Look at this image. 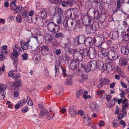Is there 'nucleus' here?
I'll list each match as a JSON object with an SVG mask.
<instances>
[{
    "mask_svg": "<svg viewBox=\"0 0 129 129\" xmlns=\"http://www.w3.org/2000/svg\"><path fill=\"white\" fill-rule=\"evenodd\" d=\"M79 52L81 55L78 56L77 58V59L79 61H80L82 60V55L84 56L89 55V49L88 50L86 48L81 49L79 51Z\"/></svg>",
    "mask_w": 129,
    "mask_h": 129,
    "instance_id": "nucleus-10",
    "label": "nucleus"
},
{
    "mask_svg": "<svg viewBox=\"0 0 129 129\" xmlns=\"http://www.w3.org/2000/svg\"><path fill=\"white\" fill-rule=\"evenodd\" d=\"M97 51L93 47H90L89 49V56L91 59H93L96 57L95 54Z\"/></svg>",
    "mask_w": 129,
    "mask_h": 129,
    "instance_id": "nucleus-13",
    "label": "nucleus"
},
{
    "mask_svg": "<svg viewBox=\"0 0 129 129\" xmlns=\"http://www.w3.org/2000/svg\"><path fill=\"white\" fill-rule=\"evenodd\" d=\"M117 45L116 44H114L112 47V50H111L114 51L117 49Z\"/></svg>",
    "mask_w": 129,
    "mask_h": 129,
    "instance_id": "nucleus-60",
    "label": "nucleus"
},
{
    "mask_svg": "<svg viewBox=\"0 0 129 129\" xmlns=\"http://www.w3.org/2000/svg\"><path fill=\"white\" fill-rule=\"evenodd\" d=\"M119 110V109L118 106H116L115 110V114H118Z\"/></svg>",
    "mask_w": 129,
    "mask_h": 129,
    "instance_id": "nucleus-57",
    "label": "nucleus"
},
{
    "mask_svg": "<svg viewBox=\"0 0 129 129\" xmlns=\"http://www.w3.org/2000/svg\"><path fill=\"white\" fill-rule=\"evenodd\" d=\"M89 106L91 109L93 111L96 110L99 108L98 105L94 102H91L90 103Z\"/></svg>",
    "mask_w": 129,
    "mask_h": 129,
    "instance_id": "nucleus-19",
    "label": "nucleus"
},
{
    "mask_svg": "<svg viewBox=\"0 0 129 129\" xmlns=\"http://www.w3.org/2000/svg\"><path fill=\"white\" fill-rule=\"evenodd\" d=\"M81 18L83 24L85 26H87L90 25L91 20V18L87 16L82 15L81 16Z\"/></svg>",
    "mask_w": 129,
    "mask_h": 129,
    "instance_id": "nucleus-11",
    "label": "nucleus"
},
{
    "mask_svg": "<svg viewBox=\"0 0 129 129\" xmlns=\"http://www.w3.org/2000/svg\"><path fill=\"white\" fill-rule=\"evenodd\" d=\"M120 124L123 126L124 127H125V126L126 123L123 120H121L120 121Z\"/></svg>",
    "mask_w": 129,
    "mask_h": 129,
    "instance_id": "nucleus-63",
    "label": "nucleus"
},
{
    "mask_svg": "<svg viewBox=\"0 0 129 129\" xmlns=\"http://www.w3.org/2000/svg\"><path fill=\"white\" fill-rule=\"evenodd\" d=\"M21 57L22 60H25L27 59L28 55L27 53H25L22 55Z\"/></svg>",
    "mask_w": 129,
    "mask_h": 129,
    "instance_id": "nucleus-35",
    "label": "nucleus"
},
{
    "mask_svg": "<svg viewBox=\"0 0 129 129\" xmlns=\"http://www.w3.org/2000/svg\"><path fill=\"white\" fill-rule=\"evenodd\" d=\"M81 77L83 79H87L88 78V76L87 75H82Z\"/></svg>",
    "mask_w": 129,
    "mask_h": 129,
    "instance_id": "nucleus-62",
    "label": "nucleus"
},
{
    "mask_svg": "<svg viewBox=\"0 0 129 129\" xmlns=\"http://www.w3.org/2000/svg\"><path fill=\"white\" fill-rule=\"evenodd\" d=\"M68 111L72 117H74L76 114V112L74 107L71 106L69 107Z\"/></svg>",
    "mask_w": 129,
    "mask_h": 129,
    "instance_id": "nucleus-16",
    "label": "nucleus"
},
{
    "mask_svg": "<svg viewBox=\"0 0 129 129\" xmlns=\"http://www.w3.org/2000/svg\"><path fill=\"white\" fill-rule=\"evenodd\" d=\"M85 37L84 35H79L77 37L74 39L75 43L77 45L82 44L84 42L85 43Z\"/></svg>",
    "mask_w": 129,
    "mask_h": 129,
    "instance_id": "nucleus-6",
    "label": "nucleus"
},
{
    "mask_svg": "<svg viewBox=\"0 0 129 129\" xmlns=\"http://www.w3.org/2000/svg\"><path fill=\"white\" fill-rule=\"evenodd\" d=\"M121 52L122 54L127 55L129 52V50L127 48L125 47L122 46V47Z\"/></svg>",
    "mask_w": 129,
    "mask_h": 129,
    "instance_id": "nucleus-26",
    "label": "nucleus"
},
{
    "mask_svg": "<svg viewBox=\"0 0 129 129\" xmlns=\"http://www.w3.org/2000/svg\"><path fill=\"white\" fill-rule=\"evenodd\" d=\"M45 38L46 42L49 44L50 43L52 39V35L50 34H46L45 36Z\"/></svg>",
    "mask_w": 129,
    "mask_h": 129,
    "instance_id": "nucleus-20",
    "label": "nucleus"
},
{
    "mask_svg": "<svg viewBox=\"0 0 129 129\" xmlns=\"http://www.w3.org/2000/svg\"><path fill=\"white\" fill-rule=\"evenodd\" d=\"M15 17L13 16H9L7 19L10 22L14 20Z\"/></svg>",
    "mask_w": 129,
    "mask_h": 129,
    "instance_id": "nucleus-48",
    "label": "nucleus"
},
{
    "mask_svg": "<svg viewBox=\"0 0 129 129\" xmlns=\"http://www.w3.org/2000/svg\"><path fill=\"white\" fill-rule=\"evenodd\" d=\"M28 110V107L27 106H26L23 107L21 110V111L23 113H25L27 112Z\"/></svg>",
    "mask_w": 129,
    "mask_h": 129,
    "instance_id": "nucleus-37",
    "label": "nucleus"
},
{
    "mask_svg": "<svg viewBox=\"0 0 129 129\" xmlns=\"http://www.w3.org/2000/svg\"><path fill=\"white\" fill-rule=\"evenodd\" d=\"M13 54L14 56L17 57L18 56V52L14 48H13Z\"/></svg>",
    "mask_w": 129,
    "mask_h": 129,
    "instance_id": "nucleus-40",
    "label": "nucleus"
},
{
    "mask_svg": "<svg viewBox=\"0 0 129 129\" xmlns=\"http://www.w3.org/2000/svg\"><path fill=\"white\" fill-rule=\"evenodd\" d=\"M108 55V58L112 60H116L118 57L117 52L114 51H110Z\"/></svg>",
    "mask_w": 129,
    "mask_h": 129,
    "instance_id": "nucleus-9",
    "label": "nucleus"
},
{
    "mask_svg": "<svg viewBox=\"0 0 129 129\" xmlns=\"http://www.w3.org/2000/svg\"><path fill=\"white\" fill-rule=\"evenodd\" d=\"M107 68L108 67H109L110 68H111V69L113 70V69L114 67V66H113V65L111 63H110L108 64L107 65Z\"/></svg>",
    "mask_w": 129,
    "mask_h": 129,
    "instance_id": "nucleus-61",
    "label": "nucleus"
},
{
    "mask_svg": "<svg viewBox=\"0 0 129 129\" xmlns=\"http://www.w3.org/2000/svg\"><path fill=\"white\" fill-rule=\"evenodd\" d=\"M41 50L42 51L47 50L48 51L49 50V48L48 46H43L41 48Z\"/></svg>",
    "mask_w": 129,
    "mask_h": 129,
    "instance_id": "nucleus-42",
    "label": "nucleus"
},
{
    "mask_svg": "<svg viewBox=\"0 0 129 129\" xmlns=\"http://www.w3.org/2000/svg\"><path fill=\"white\" fill-rule=\"evenodd\" d=\"M97 68L101 69L102 72H104L107 69V64L106 63L104 64L102 62L98 60L96 61Z\"/></svg>",
    "mask_w": 129,
    "mask_h": 129,
    "instance_id": "nucleus-8",
    "label": "nucleus"
},
{
    "mask_svg": "<svg viewBox=\"0 0 129 129\" xmlns=\"http://www.w3.org/2000/svg\"><path fill=\"white\" fill-rule=\"evenodd\" d=\"M101 79L103 84L105 85L108 84L110 82L109 80L107 79L103 78H101Z\"/></svg>",
    "mask_w": 129,
    "mask_h": 129,
    "instance_id": "nucleus-31",
    "label": "nucleus"
},
{
    "mask_svg": "<svg viewBox=\"0 0 129 129\" xmlns=\"http://www.w3.org/2000/svg\"><path fill=\"white\" fill-rule=\"evenodd\" d=\"M83 98L85 99H91L92 97L91 95H83Z\"/></svg>",
    "mask_w": 129,
    "mask_h": 129,
    "instance_id": "nucleus-52",
    "label": "nucleus"
},
{
    "mask_svg": "<svg viewBox=\"0 0 129 129\" xmlns=\"http://www.w3.org/2000/svg\"><path fill=\"white\" fill-rule=\"evenodd\" d=\"M49 1L52 3H54L57 5H59L62 1L61 0H49Z\"/></svg>",
    "mask_w": 129,
    "mask_h": 129,
    "instance_id": "nucleus-27",
    "label": "nucleus"
},
{
    "mask_svg": "<svg viewBox=\"0 0 129 129\" xmlns=\"http://www.w3.org/2000/svg\"><path fill=\"white\" fill-rule=\"evenodd\" d=\"M96 41V40L95 38L93 39L91 37L87 38L85 41V44L88 46H91Z\"/></svg>",
    "mask_w": 129,
    "mask_h": 129,
    "instance_id": "nucleus-12",
    "label": "nucleus"
},
{
    "mask_svg": "<svg viewBox=\"0 0 129 129\" xmlns=\"http://www.w3.org/2000/svg\"><path fill=\"white\" fill-rule=\"evenodd\" d=\"M83 92V91L81 90H80L77 92V93L76 95V97L77 98L79 97L81 94H82Z\"/></svg>",
    "mask_w": 129,
    "mask_h": 129,
    "instance_id": "nucleus-46",
    "label": "nucleus"
},
{
    "mask_svg": "<svg viewBox=\"0 0 129 129\" xmlns=\"http://www.w3.org/2000/svg\"><path fill=\"white\" fill-rule=\"evenodd\" d=\"M100 27L99 23L97 22H94L90 26V28L93 30L98 29Z\"/></svg>",
    "mask_w": 129,
    "mask_h": 129,
    "instance_id": "nucleus-21",
    "label": "nucleus"
},
{
    "mask_svg": "<svg viewBox=\"0 0 129 129\" xmlns=\"http://www.w3.org/2000/svg\"><path fill=\"white\" fill-rule=\"evenodd\" d=\"M105 124L104 121H100L99 122V126L100 127L103 126Z\"/></svg>",
    "mask_w": 129,
    "mask_h": 129,
    "instance_id": "nucleus-49",
    "label": "nucleus"
},
{
    "mask_svg": "<svg viewBox=\"0 0 129 129\" xmlns=\"http://www.w3.org/2000/svg\"><path fill=\"white\" fill-rule=\"evenodd\" d=\"M74 0H72V2L70 3H69L67 2H64L62 4V5L64 7L69 6V5H73L76 4V2L74 1Z\"/></svg>",
    "mask_w": 129,
    "mask_h": 129,
    "instance_id": "nucleus-24",
    "label": "nucleus"
},
{
    "mask_svg": "<svg viewBox=\"0 0 129 129\" xmlns=\"http://www.w3.org/2000/svg\"><path fill=\"white\" fill-rule=\"evenodd\" d=\"M48 30L53 33L58 32L59 30L58 25L53 22H49L47 25Z\"/></svg>",
    "mask_w": 129,
    "mask_h": 129,
    "instance_id": "nucleus-4",
    "label": "nucleus"
},
{
    "mask_svg": "<svg viewBox=\"0 0 129 129\" xmlns=\"http://www.w3.org/2000/svg\"><path fill=\"white\" fill-rule=\"evenodd\" d=\"M113 37L114 38H117L118 37L119 34L117 31H114L112 32Z\"/></svg>",
    "mask_w": 129,
    "mask_h": 129,
    "instance_id": "nucleus-34",
    "label": "nucleus"
},
{
    "mask_svg": "<svg viewBox=\"0 0 129 129\" xmlns=\"http://www.w3.org/2000/svg\"><path fill=\"white\" fill-rule=\"evenodd\" d=\"M6 88V86L4 84H1L0 85V92H5Z\"/></svg>",
    "mask_w": 129,
    "mask_h": 129,
    "instance_id": "nucleus-30",
    "label": "nucleus"
},
{
    "mask_svg": "<svg viewBox=\"0 0 129 129\" xmlns=\"http://www.w3.org/2000/svg\"><path fill=\"white\" fill-rule=\"evenodd\" d=\"M21 85L20 82H17L14 83L13 85L11 86V88L12 89L17 90Z\"/></svg>",
    "mask_w": 129,
    "mask_h": 129,
    "instance_id": "nucleus-22",
    "label": "nucleus"
},
{
    "mask_svg": "<svg viewBox=\"0 0 129 129\" xmlns=\"http://www.w3.org/2000/svg\"><path fill=\"white\" fill-rule=\"evenodd\" d=\"M78 10L76 9H69L66 11L65 15L68 18H73L74 17L78 15Z\"/></svg>",
    "mask_w": 129,
    "mask_h": 129,
    "instance_id": "nucleus-3",
    "label": "nucleus"
},
{
    "mask_svg": "<svg viewBox=\"0 0 129 129\" xmlns=\"http://www.w3.org/2000/svg\"><path fill=\"white\" fill-rule=\"evenodd\" d=\"M16 18L17 22L20 23L22 22V18L20 14H18L17 15Z\"/></svg>",
    "mask_w": 129,
    "mask_h": 129,
    "instance_id": "nucleus-32",
    "label": "nucleus"
},
{
    "mask_svg": "<svg viewBox=\"0 0 129 129\" xmlns=\"http://www.w3.org/2000/svg\"><path fill=\"white\" fill-rule=\"evenodd\" d=\"M61 52V50L60 49H57L55 51V53L57 55H59Z\"/></svg>",
    "mask_w": 129,
    "mask_h": 129,
    "instance_id": "nucleus-58",
    "label": "nucleus"
},
{
    "mask_svg": "<svg viewBox=\"0 0 129 129\" xmlns=\"http://www.w3.org/2000/svg\"><path fill=\"white\" fill-rule=\"evenodd\" d=\"M112 98V96L110 95H107L106 99L108 102H109Z\"/></svg>",
    "mask_w": 129,
    "mask_h": 129,
    "instance_id": "nucleus-56",
    "label": "nucleus"
},
{
    "mask_svg": "<svg viewBox=\"0 0 129 129\" xmlns=\"http://www.w3.org/2000/svg\"><path fill=\"white\" fill-rule=\"evenodd\" d=\"M127 63V61L126 59H124L122 60L120 63L122 66H124L126 65Z\"/></svg>",
    "mask_w": 129,
    "mask_h": 129,
    "instance_id": "nucleus-39",
    "label": "nucleus"
},
{
    "mask_svg": "<svg viewBox=\"0 0 129 129\" xmlns=\"http://www.w3.org/2000/svg\"><path fill=\"white\" fill-rule=\"evenodd\" d=\"M128 106L127 100L126 98L124 99V101L122 103V107L123 110H122V112H123V114L124 115H126V113L125 110L127 108Z\"/></svg>",
    "mask_w": 129,
    "mask_h": 129,
    "instance_id": "nucleus-14",
    "label": "nucleus"
},
{
    "mask_svg": "<svg viewBox=\"0 0 129 129\" xmlns=\"http://www.w3.org/2000/svg\"><path fill=\"white\" fill-rule=\"evenodd\" d=\"M62 35V33H58L56 34L55 36L57 38H59L61 37Z\"/></svg>",
    "mask_w": 129,
    "mask_h": 129,
    "instance_id": "nucleus-47",
    "label": "nucleus"
},
{
    "mask_svg": "<svg viewBox=\"0 0 129 129\" xmlns=\"http://www.w3.org/2000/svg\"><path fill=\"white\" fill-rule=\"evenodd\" d=\"M99 47V50L98 52V54L100 57H103L106 56L107 55V53L106 50L104 49V47H102V45H100L98 46Z\"/></svg>",
    "mask_w": 129,
    "mask_h": 129,
    "instance_id": "nucleus-7",
    "label": "nucleus"
},
{
    "mask_svg": "<svg viewBox=\"0 0 129 129\" xmlns=\"http://www.w3.org/2000/svg\"><path fill=\"white\" fill-rule=\"evenodd\" d=\"M84 123L87 125H88L91 123V119L87 114H85L84 116Z\"/></svg>",
    "mask_w": 129,
    "mask_h": 129,
    "instance_id": "nucleus-17",
    "label": "nucleus"
},
{
    "mask_svg": "<svg viewBox=\"0 0 129 129\" xmlns=\"http://www.w3.org/2000/svg\"><path fill=\"white\" fill-rule=\"evenodd\" d=\"M63 16L60 14H57L56 18V22L57 24H60L62 22Z\"/></svg>",
    "mask_w": 129,
    "mask_h": 129,
    "instance_id": "nucleus-23",
    "label": "nucleus"
},
{
    "mask_svg": "<svg viewBox=\"0 0 129 129\" xmlns=\"http://www.w3.org/2000/svg\"><path fill=\"white\" fill-rule=\"evenodd\" d=\"M13 72L14 71L13 70L10 71L8 73V76L10 77H13Z\"/></svg>",
    "mask_w": 129,
    "mask_h": 129,
    "instance_id": "nucleus-54",
    "label": "nucleus"
},
{
    "mask_svg": "<svg viewBox=\"0 0 129 129\" xmlns=\"http://www.w3.org/2000/svg\"><path fill=\"white\" fill-rule=\"evenodd\" d=\"M70 68L73 70H75L78 66V62L75 60H72L70 64Z\"/></svg>",
    "mask_w": 129,
    "mask_h": 129,
    "instance_id": "nucleus-15",
    "label": "nucleus"
},
{
    "mask_svg": "<svg viewBox=\"0 0 129 129\" xmlns=\"http://www.w3.org/2000/svg\"><path fill=\"white\" fill-rule=\"evenodd\" d=\"M124 117V115L122 114L119 113L118 115V118L119 119H121Z\"/></svg>",
    "mask_w": 129,
    "mask_h": 129,
    "instance_id": "nucleus-50",
    "label": "nucleus"
},
{
    "mask_svg": "<svg viewBox=\"0 0 129 129\" xmlns=\"http://www.w3.org/2000/svg\"><path fill=\"white\" fill-rule=\"evenodd\" d=\"M81 66L86 72H88L91 70L93 71L97 68L96 61L95 60L90 61L88 62L87 66L85 67L84 65L81 64Z\"/></svg>",
    "mask_w": 129,
    "mask_h": 129,
    "instance_id": "nucleus-2",
    "label": "nucleus"
},
{
    "mask_svg": "<svg viewBox=\"0 0 129 129\" xmlns=\"http://www.w3.org/2000/svg\"><path fill=\"white\" fill-rule=\"evenodd\" d=\"M129 39V34H127L125 35L123 37V39L125 41H127Z\"/></svg>",
    "mask_w": 129,
    "mask_h": 129,
    "instance_id": "nucleus-43",
    "label": "nucleus"
},
{
    "mask_svg": "<svg viewBox=\"0 0 129 129\" xmlns=\"http://www.w3.org/2000/svg\"><path fill=\"white\" fill-rule=\"evenodd\" d=\"M19 94V93L18 91H15L14 93V96L15 98L17 97Z\"/></svg>",
    "mask_w": 129,
    "mask_h": 129,
    "instance_id": "nucleus-59",
    "label": "nucleus"
},
{
    "mask_svg": "<svg viewBox=\"0 0 129 129\" xmlns=\"http://www.w3.org/2000/svg\"><path fill=\"white\" fill-rule=\"evenodd\" d=\"M22 7L21 6H18L16 8L14 11V13L16 14L20 12L22 10Z\"/></svg>",
    "mask_w": 129,
    "mask_h": 129,
    "instance_id": "nucleus-29",
    "label": "nucleus"
},
{
    "mask_svg": "<svg viewBox=\"0 0 129 129\" xmlns=\"http://www.w3.org/2000/svg\"><path fill=\"white\" fill-rule=\"evenodd\" d=\"M22 15L24 18L27 17H28V12L26 11H24L22 12Z\"/></svg>",
    "mask_w": 129,
    "mask_h": 129,
    "instance_id": "nucleus-36",
    "label": "nucleus"
},
{
    "mask_svg": "<svg viewBox=\"0 0 129 129\" xmlns=\"http://www.w3.org/2000/svg\"><path fill=\"white\" fill-rule=\"evenodd\" d=\"M35 19L36 20V21L38 22H39V21H40L41 20H42V19L39 16H37L36 17Z\"/></svg>",
    "mask_w": 129,
    "mask_h": 129,
    "instance_id": "nucleus-64",
    "label": "nucleus"
},
{
    "mask_svg": "<svg viewBox=\"0 0 129 129\" xmlns=\"http://www.w3.org/2000/svg\"><path fill=\"white\" fill-rule=\"evenodd\" d=\"M21 76V75L20 74H18L15 75H14L13 76V78L15 80H16V79L19 78Z\"/></svg>",
    "mask_w": 129,
    "mask_h": 129,
    "instance_id": "nucleus-45",
    "label": "nucleus"
},
{
    "mask_svg": "<svg viewBox=\"0 0 129 129\" xmlns=\"http://www.w3.org/2000/svg\"><path fill=\"white\" fill-rule=\"evenodd\" d=\"M57 11V12L58 13L57 14H60L61 13H62V12L61 9V8L59 7L55 9Z\"/></svg>",
    "mask_w": 129,
    "mask_h": 129,
    "instance_id": "nucleus-51",
    "label": "nucleus"
},
{
    "mask_svg": "<svg viewBox=\"0 0 129 129\" xmlns=\"http://www.w3.org/2000/svg\"><path fill=\"white\" fill-rule=\"evenodd\" d=\"M18 102L21 106V107L24 105L26 103H27L28 105L30 106H32L33 105V103L29 96H27L26 99L24 98L21 100L18 101Z\"/></svg>",
    "mask_w": 129,
    "mask_h": 129,
    "instance_id": "nucleus-5",
    "label": "nucleus"
},
{
    "mask_svg": "<svg viewBox=\"0 0 129 129\" xmlns=\"http://www.w3.org/2000/svg\"><path fill=\"white\" fill-rule=\"evenodd\" d=\"M113 126L115 127H116L118 125V124L116 121L114 120L112 123Z\"/></svg>",
    "mask_w": 129,
    "mask_h": 129,
    "instance_id": "nucleus-53",
    "label": "nucleus"
},
{
    "mask_svg": "<svg viewBox=\"0 0 129 129\" xmlns=\"http://www.w3.org/2000/svg\"><path fill=\"white\" fill-rule=\"evenodd\" d=\"M18 59L17 57H15L13 59V64L16 67L17 66Z\"/></svg>",
    "mask_w": 129,
    "mask_h": 129,
    "instance_id": "nucleus-44",
    "label": "nucleus"
},
{
    "mask_svg": "<svg viewBox=\"0 0 129 129\" xmlns=\"http://www.w3.org/2000/svg\"><path fill=\"white\" fill-rule=\"evenodd\" d=\"M6 94L5 92H0V100H2L3 99Z\"/></svg>",
    "mask_w": 129,
    "mask_h": 129,
    "instance_id": "nucleus-38",
    "label": "nucleus"
},
{
    "mask_svg": "<svg viewBox=\"0 0 129 129\" xmlns=\"http://www.w3.org/2000/svg\"><path fill=\"white\" fill-rule=\"evenodd\" d=\"M66 84L68 85H71L72 84V80L71 78L67 79L65 81Z\"/></svg>",
    "mask_w": 129,
    "mask_h": 129,
    "instance_id": "nucleus-33",
    "label": "nucleus"
},
{
    "mask_svg": "<svg viewBox=\"0 0 129 129\" xmlns=\"http://www.w3.org/2000/svg\"><path fill=\"white\" fill-rule=\"evenodd\" d=\"M16 2L15 1H13V2L11 3L10 5V8L12 10H15L16 6L15 3Z\"/></svg>",
    "mask_w": 129,
    "mask_h": 129,
    "instance_id": "nucleus-28",
    "label": "nucleus"
},
{
    "mask_svg": "<svg viewBox=\"0 0 129 129\" xmlns=\"http://www.w3.org/2000/svg\"><path fill=\"white\" fill-rule=\"evenodd\" d=\"M115 104V102L112 101L109 105H107V106L109 108H111V107L113 106Z\"/></svg>",
    "mask_w": 129,
    "mask_h": 129,
    "instance_id": "nucleus-41",
    "label": "nucleus"
},
{
    "mask_svg": "<svg viewBox=\"0 0 129 129\" xmlns=\"http://www.w3.org/2000/svg\"><path fill=\"white\" fill-rule=\"evenodd\" d=\"M47 115V119L48 120L50 119H51L53 117V115H52V114L51 115H50V114L49 113H48Z\"/></svg>",
    "mask_w": 129,
    "mask_h": 129,
    "instance_id": "nucleus-55",
    "label": "nucleus"
},
{
    "mask_svg": "<svg viewBox=\"0 0 129 129\" xmlns=\"http://www.w3.org/2000/svg\"><path fill=\"white\" fill-rule=\"evenodd\" d=\"M39 14L40 15L42 19H43V18H45L47 16V14L46 12L43 10L41 11L39 13Z\"/></svg>",
    "mask_w": 129,
    "mask_h": 129,
    "instance_id": "nucleus-25",
    "label": "nucleus"
},
{
    "mask_svg": "<svg viewBox=\"0 0 129 129\" xmlns=\"http://www.w3.org/2000/svg\"><path fill=\"white\" fill-rule=\"evenodd\" d=\"M63 28L68 31H71L75 29V25L74 24L73 20L67 19L64 20L63 23Z\"/></svg>",
    "mask_w": 129,
    "mask_h": 129,
    "instance_id": "nucleus-1",
    "label": "nucleus"
},
{
    "mask_svg": "<svg viewBox=\"0 0 129 129\" xmlns=\"http://www.w3.org/2000/svg\"><path fill=\"white\" fill-rule=\"evenodd\" d=\"M20 45L23 50H26L28 48L29 45L25 43L24 41L21 40L20 41Z\"/></svg>",
    "mask_w": 129,
    "mask_h": 129,
    "instance_id": "nucleus-18",
    "label": "nucleus"
}]
</instances>
